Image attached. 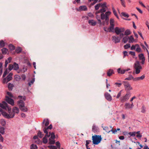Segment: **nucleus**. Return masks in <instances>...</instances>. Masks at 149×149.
Masks as SVG:
<instances>
[{
	"mask_svg": "<svg viewBox=\"0 0 149 149\" xmlns=\"http://www.w3.org/2000/svg\"><path fill=\"white\" fill-rule=\"evenodd\" d=\"M18 98L20 100L17 102L18 104H19V107L21 111L24 112H27L28 111L27 108L25 107V103L22 100L24 101H25L26 99V97L25 96L23 97L21 95H19Z\"/></svg>",
	"mask_w": 149,
	"mask_h": 149,
	"instance_id": "obj_1",
	"label": "nucleus"
},
{
	"mask_svg": "<svg viewBox=\"0 0 149 149\" xmlns=\"http://www.w3.org/2000/svg\"><path fill=\"white\" fill-rule=\"evenodd\" d=\"M102 138L101 135H95L92 136L93 144L94 145H97L100 142Z\"/></svg>",
	"mask_w": 149,
	"mask_h": 149,
	"instance_id": "obj_2",
	"label": "nucleus"
},
{
	"mask_svg": "<svg viewBox=\"0 0 149 149\" xmlns=\"http://www.w3.org/2000/svg\"><path fill=\"white\" fill-rule=\"evenodd\" d=\"M134 68L135 69V72L136 74H139L140 72V70L142 69V67L141 65L140 62L136 61L134 65Z\"/></svg>",
	"mask_w": 149,
	"mask_h": 149,
	"instance_id": "obj_3",
	"label": "nucleus"
},
{
	"mask_svg": "<svg viewBox=\"0 0 149 149\" xmlns=\"http://www.w3.org/2000/svg\"><path fill=\"white\" fill-rule=\"evenodd\" d=\"M131 93L129 92L126 94L124 96L121 97L120 98V101L122 102H124L127 101L131 96Z\"/></svg>",
	"mask_w": 149,
	"mask_h": 149,
	"instance_id": "obj_4",
	"label": "nucleus"
},
{
	"mask_svg": "<svg viewBox=\"0 0 149 149\" xmlns=\"http://www.w3.org/2000/svg\"><path fill=\"white\" fill-rule=\"evenodd\" d=\"M123 84L124 85L126 91H129L132 89V87L128 81H123Z\"/></svg>",
	"mask_w": 149,
	"mask_h": 149,
	"instance_id": "obj_5",
	"label": "nucleus"
},
{
	"mask_svg": "<svg viewBox=\"0 0 149 149\" xmlns=\"http://www.w3.org/2000/svg\"><path fill=\"white\" fill-rule=\"evenodd\" d=\"M13 74L12 73H10L6 78H4L3 80V83H7L13 79L12 75Z\"/></svg>",
	"mask_w": 149,
	"mask_h": 149,
	"instance_id": "obj_6",
	"label": "nucleus"
},
{
	"mask_svg": "<svg viewBox=\"0 0 149 149\" xmlns=\"http://www.w3.org/2000/svg\"><path fill=\"white\" fill-rule=\"evenodd\" d=\"M2 114L5 118L8 119H10L13 118L15 116V114L14 113H11L10 114H8L6 112H2Z\"/></svg>",
	"mask_w": 149,
	"mask_h": 149,
	"instance_id": "obj_7",
	"label": "nucleus"
},
{
	"mask_svg": "<svg viewBox=\"0 0 149 149\" xmlns=\"http://www.w3.org/2000/svg\"><path fill=\"white\" fill-rule=\"evenodd\" d=\"M115 32L117 35H119L120 33L124 32L125 31V29L123 28H120L118 27H116L114 29Z\"/></svg>",
	"mask_w": 149,
	"mask_h": 149,
	"instance_id": "obj_8",
	"label": "nucleus"
},
{
	"mask_svg": "<svg viewBox=\"0 0 149 149\" xmlns=\"http://www.w3.org/2000/svg\"><path fill=\"white\" fill-rule=\"evenodd\" d=\"M139 59L140 60H141V63L142 65L144 64L145 60V58L144 54L141 53L139 54L138 55Z\"/></svg>",
	"mask_w": 149,
	"mask_h": 149,
	"instance_id": "obj_9",
	"label": "nucleus"
},
{
	"mask_svg": "<svg viewBox=\"0 0 149 149\" xmlns=\"http://www.w3.org/2000/svg\"><path fill=\"white\" fill-rule=\"evenodd\" d=\"M6 102L9 104H11L12 106H14V100L13 99L10 97H9L8 96H6Z\"/></svg>",
	"mask_w": 149,
	"mask_h": 149,
	"instance_id": "obj_10",
	"label": "nucleus"
},
{
	"mask_svg": "<svg viewBox=\"0 0 149 149\" xmlns=\"http://www.w3.org/2000/svg\"><path fill=\"white\" fill-rule=\"evenodd\" d=\"M112 40L115 43L119 42L120 41V38L118 36H112Z\"/></svg>",
	"mask_w": 149,
	"mask_h": 149,
	"instance_id": "obj_11",
	"label": "nucleus"
},
{
	"mask_svg": "<svg viewBox=\"0 0 149 149\" xmlns=\"http://www.w3.org/2000/svg\"><path fill=\"white\" fill-rule=\"evenodd\" d=\"M105 98L109 101H111L112 98L110 94L108 93H105L104 94Z\"/></svg>",
	"mask_w": 149,
	"mask_h": 149,
	"instance_id": "obj_12",
	"label": "nucleus"
},
{
	"mask_svg": "<svg viewBox=\"0 0 149 149\" xmlns=\"http://www.w3.org/2000/svg\"><path fill=\"white\" fill-rule=\"evenodd\" d=\"M92 131L94 133H96L99 132V129L98 127L95 125H93L92 126Z\"/></svg>",
	"mask_w": 149,
	"mask_h": 149,
	"instance_id": "obj_13",
	"label": "nucleus"
},
{
	"mask_svg": "<svg viewBox=\"0 0 149 149\" xmlns=\"http://www.w3.org/2000/svg\"><path fill=\"white\" fill-rule=\"evenodd\" d=\"M7 104L5 101H3L2 103H0V107L4 109H6V107H7Z\"/></svg>",
	"mask_w": 149,
	"mask_h": 149,
	"instance_id": "obj_14",
	"label": "nucleus"
},
{
	"mask_svg": "<svg viewBox=\"0 0 149 149\" xmlns=\"http://www.w3.org/2000/svg\"><path fill=\"white\" fill-rule=\"evenodd\" d=\"M130 70V69L126 70H121L120 68H119L117 69V72L118 73L122 74H124L126 71H127Z\"/></svg>",
	"mask_w": 149,
	"mask_h": 149,
	"instance_id": "obj_15",
	"label": "nucleus"
},
{
	"mask_svg": "<svg viewBox=\"0 0 149 149\" xmlns=\"http://www.w3.org/2000/svg\"><path fill=\"white\" fill-rule=\"evenodd\" d=\"M114 71L112 69H110L108 70L107 72V74L108 76H111L113 74H114Z\"/></svg>",
	"mask_w": 149,
	"mask_h": 149,
	"instance_id": "obj_16",
	"label": "nucleus"
},
{
	"mask_svg": "<svg viewBox=\"0 0 149 149\" xmlns=\"http://www.w3.org/2000/svg\"><path fill=\"white\" fill-rule=\"evenodd\" d=\"M79 10L80 11H86L88 8L86 6H80L79 8Z\"/></svg>",
	"mask_w": 149,
	"mask_h": 149,
	"instance_id": "obj_17",
	"label": "nucleus"
},
{
	"mask_svg": "<svg viewBox=\"0 0 149 149\" xmlns=\"http://www.w3.org/2000/svg\"><path fill=\"white\" fill-rule=\"evenodd\" d=\"M114 24H110V26L109 28V32H113L114 30Z\"/></svg>",
	"mask_w": 149,
	"mask_h": 149,
	"instance_id": "obj_18",
	"label": "nucleus"
},
{
	"mask_svg": "<svg viewBox=\"0 0 149 149\" xmlns=\"http://www.w3.org/2000/svg\"><path fill=\"white\" fill-rule=\"evenodd\" d=\"M88 23L91 25L92 26H95L97 22L96 21H94L93 20H90L88 21Z\"/></svg>",
	"mask_w": 149,
	"mask_h": 149,
	"instance_id": "obj_19",
	"label": "nucleus"
},
{
	"mask_svg": "<svg viewBox=\"0 0 149 149\" xmlns=\"http://www.w3.org/2000/svg\"><path fill=\"white\" fill-rule=\"evenodd\" d=\"M13 112L12 113H18L19 112V110L18 108L17 107H14L13 109Z\"/></svg>",
	"mask_w": 149,
	"mask_h": 149,
	"instance_id": "obj_20",
	"label": "nucleus"
},
{
	"mask_svg": "<svg viewBox=\"0 0 149 149\" xmlns=\"http://www.w3.org/2000/svg\"><path fill=\"white\" fill-rule=\"evenodd\" d=\"M13 70H17L19 69V65L16 63L14 62L13 64Z\"/></svg>",
	"mask_w": 149,
	"mask_h": 149,
	"instance_id": "obj_21",
	"label": "nucleus"
},
{
	"mask_svg": "<svg viewBox=\"0 0 149 149\" xmlns=\"http://www.w3.org/2000/svg\"><path fill=\"white\" fill-rule=\"evenodd\" d=\"M125 109H132V107H131L130 105V104L129 103H126L125 104Z\"/></svg>",
	"mask_w": 149,
	"mask_h": 149,
	"instance_id": "obj_22",
	"label": "nucleus"
},
{
	"mask_svg": "<svg viewBox=\"0 0 149 149\" xmlns=\"http://www.w3.org/2000/svg\"><path fill=\"white\" fill-rule=\"evenodd\" d=\"M1 51L3 54H6L7 53L8 49L6 48H3L1 50Z\"/></svg>",
	"mask_w": 149,
	"mask_h": 149,
	"instance_id": "obj_23",
	"label": "nucleus"
},
{
	"mask_svg": "<svg viewBox=\"0 0 149 149\" xmlns=\"http://www.w3.org/2000/svg\"><path fill=\"white\" fill-rule=\"evenodd\" d=\"M0 124L3 126H4L6 125V122L5 120L3 119H1Z\"/></svg>",
	"mask_w": 149,
	"mask_h": 149,
	"instance_id": "obj_24",
	"label": "nucleus"
},
{
	"mask_svg": "<svg viewBox=\"0 0 149 149\" xmlns=\"http://www.w3.org/2000/svg\"><path fill=\"white\" fill-rule=\"evenodd\" d=\"M55 143V141L54 139H52L49 138V139L48 144L50 145H52L54 144Z\"/></svg>",
	"mask_w": 149,
	"mask_h": 149,
	"instance_id": "obj_25",
	"label": "nucleus"
},
{
	"mask_svg": "<svg viewBox=\"0 0 149 149\" xmlns=\"http://www.w3.org/2000/svg\"><path fill=\"white\" fill-rule=\"evenodd\" d=\"M5 128L4 127L0 126V133L2 134H4L5 133Z\"/></svg>",
	"mask_w": 149,
	"mask_h": 149,
	"instance_id": "obj_26",
	"label": "nucleus"
},
{
	"mask_svg": "<svg viewBox=\"0 0 149 149\" xmlns=\"http://www.w3.org/2000/svg\"><path fill=\"white\" fill-rule=\"evenodd\" d=\"M14 86L13 84H11L10 83H9L8 84V88L9 89V90L10 91H11L13 89V87Z\"/></svg>",
	"mask_w": 149,
	"mask_h": 149,
	"instance_id": "obj_27",
	"label": "nucleus"
},
{
	"mask_svg": "<svg viewBox=\"0 0 149 149\" xmlns=\"http://www.w3.org/2000/svg\"><path fill=\"white\" fill-rule=\"evenodd\" d=\"M8 47L9 49L11 51H13L15 49V47L12 44H10L8 45Z\"/></svg>",
	"mask_w": 149,
	"mask_h": 149,
	"instance_id": "obj_28",
	"label": "nucleus"
},
{
	"mask_svg": "<svg viewBox=\"0 0 149 149\" xmlns=\"http://www.w3.org/2000/svg\"><path fill=\"white\" fill-rule=\"evenodd\" d=\"M129 37L127 36L124 37L123 38L122 41L124 43H126L129 40Z\"/></svg>",
	"mask_w": 149,
	"mask_h": 149,
	"instance_id": "obj_29",
	"label": "nucleus"
},
{
	"mask_svg": "<svg viewBox=\"0 0 149 149\" xmlns=\"http://www.w3.org/2000/svg\"><path fill=\"white\" fill-rule=\"evenodd\" d=\"M43 131L46 134L45 136H46L47 138L49 137L50 136V132H49V134H48V131L46 130H43Z\"/></svg>",
	"mask_w": 149,
	"mask_h": 149,
	"instance_id": "obj_30",
	"label": "nucleus"
},
{
	"mask_svg": "<svg viewBox=\"0 0 149 149\" xmlns=\"http://www.w3.org/2000/svg\"><path fill=\"white\" fill-rule=\"evenodd\" d=\"M22 51V49L21 48L19 47H17L15 49V52L17 54H19Z\"/></svg>",
	"mask_w": 149,
	"mask_h": 149,
	"instance_id": "obj_31",
	"label": "nucleus"
},
{
	"mask_svg": "<svg viewBox=\"0 0 149 149\" xmlns=\"http://www.w3.org/2000/svg\"><path fill=\"white\" fill-rule=\"evenodd\" d=\"M129 43H133L134 41V39L133 36H130V37H129Z\"/></svg>",
	"mask_w": 149,
	"mask_h": 149,
	"instance_id": "obj_32",
	"label": "nucleus"
},
{
	"mask_svg": "<svg viewBox=\"0 0 149 149\" xmlns=\"http://www.w3.org/2000/svg\"><path fill=\"white\" fill-rule=\"evenodd\" d=\"M136 46H137V47L136 49V51L139 53L141 51V48L140 47L139 45L138 44H136Z\"/></svg>",
	"mask_w": 149,
	"mask_h": 149,
	"instance_id": "obj_33",
	"label": "nucleus"
},
{
	"mask_svg": "<svg viewBox=\"0 0 149 149\" xmlns=\"http://www.w3.org/2000/svg\"><path fill=\"white\" fill-rule=\"evenodd\" d=\"M146 108L144 105H143L142 106L141 112L143 113H145L146 111Z\"/></svg>",
	"mask_w": 149,
	"mask_h": 149,
	"instance_id": "obj_34",
	"label": "nucleus"
},
{
	"mask_svg": "<svg viewBox=\"0 0 149 149\" xmlns=\"http://www.w3.org/2000/svg\"><path fill=\"white\" fill-rule=\"evenodd\" d=\"M100 4V6H101L102 8H107V3L106 2H104L103 3H99Z\"/></svg>",
	"mask_w": 149,
	"mask_h": 149,
	"instance_id": "obj_35",
	"label": "nucleus"
},
{
	"mask_svg": "<svg viewBox=\"0 0 149 149\" xmlns=\"http://www.w3.org/2000/svg\"><path fill=\"white\" fill-rule=\"evenodd\" d=\"M133 78H134V77L132 75L130 74L129 75V77H127L125 79V80H130L132 79H133Z\"/></svg>",
	"mask_w": 149,
	"mask_h": 149,
	"instance_id": "obj_36",
	"label": "nucleus"
},
{
	"mask_svg": "<svg viewBox=\"0 0 149 149\" xmlns=\"http://www.w3.org/2000/svg\"><path fill=\"white\" fill-rule=\"evenodd\" d=\"M31 149H38V147L36 145L32 144L31 146Z\"/></svg>",
	"mask_w": 149,
	"mask_h": 149,
	"instance_id": "obj_37",
	"label": "nucleus"
},
{
	"mask_svg": "<svg viewBox=\"0 0 149 149\" xmlns=\"http://www.w3.org/2000/svg\"><path fill=\"white\" fill-rule=\"evenodd\" d=\"M37 135V136H39L40 138H42L44 136V134H42V132L40 130H39L38 131Z\"/></svg>",
	"mask_w": 149,
	"mask_h": 149,
	"instance_id": "obj_38",
	"label": "nucleus"
},
{
	"mask_svg": "<svg viewBox=\"0 0 149 149\" xmlns=\"http://www.w3.org/2000/svg\"><path fill=\"white\" fill-rule=\"evenodd\" d=\"M125 35H128L131 34V33L129 29H127L125 32Z\"/></svg>",
	"mask_w": 149,
	"mask_h": 149,
	"instance_id": "obj_39",
	"label": "nucleus"
},
{
	"mask_svg": "<svg viewBox=\"0 0 149 149\" xmlns=\"http://www.w3.org/2000/svg\"><path fill=\"white\" fill-rule=\"evenodd\" d=\"M15 79L16 81H19L21 79L20 76L18 75H16L14 76Z\"/></svg>",
	"mask_w": 149,
	"mask_h": 149,
	"instance_id": "obj_40",
	"label": "nucleus"
},
{
	"mask_svg": "<svg viewBox=\"0 0 149 149\" xmlns=\"http://www.w3.org/2000/svg\"><path fill=\"white\" fill-rule=\"evenodd\" d=\"M5 45V42L4 41L1 40L0 41V47H4Z\"/></svg>",
	"mask_w": 149,
	"mask_h": 149,
	"instance_id": "obj_41",
	"label": "nucleus"
},
{
	"mask_svg": "<svg viewBox=\"0 0 149 149\" xmlns=\"http://www.w3.org/2000/svg\"><path fill=\"white\" fill-rule=\"evenodd\" d=\"M43 143L44 144H46L48 142V140L46 136H44L42 139Z\"/></svg>",
	"mask_w": 149,
	"mask_h": 149,
	"instance_id": "obj_42",
	"label": "nucleus"
},
{
	"mask_svg": "<svg viewBox=\"0 0 149 149\" xmlns=\"http://www.w3.org/2000/svg\"><path fill=\"white\" fill-rule=\"evenodd\" d=\"M50 136L51 137L50 138L52 139H54L56 138L54 133V132H50Z\"/></svg>",
	"mask_w": 149,
	"mask_h": 149,
	"instance_id": "obj_43",
	"label": "nucleus"
},
{
	"mask_svg": "<svg viewBox=\"0 0 149 149\" xmlns=\"http://www.w3.org/2000/svg\"><path fill=\"white\" fill-rule=\"evenodd\" d=\"M52 124H50V125L47 127H44L43 130H46L48 131V130L49 129L50 130L52 129Z\"/></svg>",
	"mask_w": 149,
	"mask_h": 149,
	"instance_id": "obj_44",
	"label": "nucleus"
},
{
	"mask_svg": "<svg viewBox=\"0 0 149 149\" xmlns=\"http://www.w3.org/2000/svg\"><path fill=\"white\" fill-rule=\"evenodd\" d=\"M121 15L122 16L126 17H128L129 16V15L128 14L124 12L121 13Z\"/></svg>",
	"mask_w": 149,
	"mask_h": 149,
	"instance_id": "obj_45",
	"label": "nucleus"
},
{
	"mask_svg": "<svg viewBox=\"0 0 149 149\" xmlns=\"http://www.w3.org/2000/svg\"><path fill=\"white\" fill-rule=\"evenodd\" d=\"M131 47L130 44H127L126 45H124V48L125 49H127L129 48H130Z\"/></svg>",
	"mask_w": 149,
	"mask_h": 149,
	"instance_id": "obj_46",
	"label": "nucleus"
},
{
	"mask_svg": "<svg viewBox=\"0 0 149 149\" xmlns=\"http://www.w3.org/2000/svg\"><path fill=\"white\" fill-rule=\"evenodd\" d=\"M103 130L107 133H109L110 132V130H109V128L108 127H105L103 128Z\"/></svg>",
	"mask_w": 149,
	"mask_h": 149,
	"instance_id": "obj_47",
	"label": "nucleus"
},
{
	"mask_svg": "<svg viewBox=\"0 0 149 149\" xmlns=\"http://www.w3.org/2000/svg\"><path fill=\"white\" fill-rule=\"evenodd\" d=\"M48 147L51 149H57V147L53 145H49L48 146Z\"/></svg>",
	"mask_w": 149,
	"mask_h": 149,
	"instance_id": "obj_48",
	"label": "nucleus"
},
{
	"mask_svg": "<svg viewBox=\"0 0 149 149\" xmlns=\"http://www.w3.org/2000/svg\"><path fill=\"white\" fill-rule=\"evenodd\" d=\"M136 132H130L129 133V135H130V136H135L136 135Z\"/></svg>",
	"mask_w": 149,
	"mask_h": 149,
	"instance_id": "obj_49",
	"label": "nucleus"
},
{
	"mask_svg": "<svg viewBox=\"0 0 149 149\" xmlns=\"http://www.w3.org/2000/svg\"><path fill=\"white\" fill-rule=\"evenodd\" d=\"M106 17V16L105 14L104 13H102L101 15V18L102 19H104Z\"/></svg>",
	"mask_w": 149,
	"mask_h": 149,
	"instance_id": "obj_50",
	"label": "nucleus"
},
{
	"mask_svg": "<svg viewBox=\"0 0 149 149\" xmlns=\"http://www.w3.org/2000/svg\"><path fill=\"white\" fill-rule=\"evenodd\" d=\"M56 146L57 147L60 149L61 148V144L59 141H57L56 143Z\"/></svg>",
	"mask_w": 149,
	"mask_h": 149,
	"instance_id": "obj_51",
	"label": "nucleus"
},
{
	"mask_svg": "<svg viewBox=\"0 0 149 149\" xmlns=\"http://www.w3.org/2000/svg\"><path fill=\"white\" fill-rule=\"evenodd\" d=\"M35 81V78H33L32 79L30 82L28 83V85L29 86H31V84H33Z\"/></svg>",
	"mask_w": 149,
	"mask_h": 149,
	"instance_id": "obj_52",
	"label": "nucleus"
},
{
	"mask_svg": "<svg viewBox=\"0 0 149 149\" xmlns=\"http://www.w3.org/2000/svg\"><path fill=\"white\" fill-rule=\"evenodd\" d=\"M111 14V12L110 11H109L106 12L105 14L106 16V17H109V16Z\"/></svg>",
	"mask_w": 149,
	"mask_h": 149,
	"instance_id": "obj_53",
	"label": "nucleus"
},
{
	"mask_svg": "<svg viewBox=\"0 0 149 149\" xmlns=\"http://www.w3.org/2000/svg\"><path fill=\"white\" fill-rule=\"evenodd\" d=\"M100 6V4H99V3L96 4L95 6V10H98Z\"/></svg>",
	"mask_w": 149,
	"mask_h": 149,
	"instance_id": "obj_54",
	"label": "nucleus"
},
{
	"mask_svg": "<svg viewBox=\"0 0 149 149\" xmlns=\"http://www.w3.org/2000/svg\"><path fill=\"white\" fill-rule=\"evenodd\" d=\"M8 72L7 70L6 69L5 71H4L3 75V77H4L8 73Z\"/></svg>",
	"mask_w": 149,
	"mask_h": 149,
	"instance_id": "obj_55",
	"label": "nucleus"
},
{
	"mask_svg": "<svg viewBox=\"0 0 149 149\" xmlns=\"http://www.w3.org/2000/svg\"><path fill=\"white\" fill-rule=\"evenodd\" d=\"M112 10L113 13L115 16H116V15H118L116 10L113 7H112Z\"/></svg>",
	"mask_w": 149,
	"mask_h": 149,
	"instance_id": "obj_56",
	"label": "nucleus"
},
{
	"mask_svg": "<svg viewBox=\"0 0 149 149\" xmlns=\"http://www.w3.org/2000/svg\"><path fill=\"white\" fill-rule=\"evenodd\" d=\"M13 65L10 64L9 65L8 67V70L9 71H11L13 69Z\"/></svg>",
	"mask_w": 149,
	"mask_h": 149,
	"instance_id": "obj_57",
	"label": "nucleus"
},
{
	"mask_svg": "<svg viewBox=\"0 0 149 149\" xmlns=\"http://www.w3.org/2000/svg\"><path fill=\"white\" fill-rule=\"evenodd\" d=\"M122 91L121 90L118 93L116 96V98L118 99L120 96L121 95V94Z\"/></svg>",
	"mask_w": 149,
	"mask_h": 149,
	"instance_id": "obj_58",
	"label": "nucleus"
},
{
	"mask_svg": "<svg viewBox=\"0 0 149 149\" xmlns=\"http://www.w3.org/2000/svg\"><path fill=\"white\" fill-rule=\"evenodd\" d=\"M106 8H102L100 10V11H101V13H104L106 11Z\"/></svg>",
	"mask_w": 149,
	"mask_h": 149,
	"instance_id": "obj_59",
	"label": "nucleus"
},
{
	"mask_svg": "<svg viewBox=\"0 0 149 149\" xmlns=\"http://www.w3.org/2000/svg\"><path fill=\"white\" fill-rule=\"evenodd\" d=\"M114 84L115 85H116V86H117L118 87H120V86H121L122 84V83H117V82H116L115 83V84Z\"/></svg>",
	"mask_w": 149,
	"mask_h": 149,
	"instance_id": "obj_60",
	"label": "nucleus"
},
{
	"mask_svg": "<svg viewBox=\"0 0 149 149\" xmlns=\"http://www.w3.org/2000/svg\"><path fill=\"white\" fill-rule=\"evenodd\" d=\"M91 141L87 140L86 141V147H88V145L91 142Z\"/></svg>",
	"mask_w": 149,
	"mask_h": 149,
	"instance_id": "obj_61",
	"label": "nucleus"
},
{
	"mask_svg": "<svg viewBox=\"0 0 149 149\" xmlns=\"http://www.w3.org/2000/svg\"><path fill=\"white\" fill-rule=\"evenodd\" d=\"M88 16L91 18H93L94 17L93 15L91 12L89 13L88 14Z\"/></svg>",
	"mask_w": 149,
	"mask_h": 149,
	"instance_id": "obj_62",
	"label": "nucleus"
},
{
	"mask_svg": "<svg viewBox=\"0 0 149 149\" xmlns=\"http://www.w3.org/2000/svg\"><path fill=\"white\" fill-rule=\"evenodd\" d=\"M122 5L124 7H125V3L124 0H121Z\"/></svg>",
	"mask_w": 149,
	"mask_h": 149,
	"instance_id": "obj_63",
	"label": "nucleus"
},
{
	"mask_svg": "<svg viewBox=\"0 0 149 149\" xmlns=\"http://www.w3.org/2000/svg\"><path fill=\"white\" fill-rule=\"evenodd\" d=\"M136 47H137L136 44L135 45H132L131 47V49L132 50H134L135 49Z\"/></svg>",
	"mask_w": 149,
	"mask_h": 149,
	"instance_id": "obj_64",
	"label": "nucleus"
}]
</instances>
